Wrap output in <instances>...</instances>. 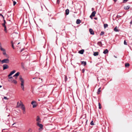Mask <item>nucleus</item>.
I'll return each mask as SVG.
<instances>
[{
	"label": "nucleus",
	"mask_w": 132,
	"mask_h": 132,
	"mask_svg": "<svg viewBox=\"0 0 132 132\" xmlns=\"http://www.w3.org/2000/svg\"><path fill=\"white\" fill-rule=\"evenodd\" d=\"M35 77H34V78H33V79H35Z\"/></svg>",
	"instance_id": "obj_54"
},
{
	"label": "nucleus",
	"mask_w": 132,
	"mask_h": 132,
	"mask_svg": "<svg viewBox=\"0 0 132 132\" xmlns=\"http://www.w3.org/2000/svg\"><path fill=\"white\" fill-rule=\"evenodd\" d=\"M31 103L33 105V108H35L36 106L37 105V103H36V102L34 101H32Z\"/></svg>",
	"instance_id": "obj_3"
},
{
	"label": "nucleus",
	"mask_w": 132,
	"mask_h": 132,
	"mask_svg": "<svg viewBox=\"0 0 132 132\" xmlns=\"http://www.w3.org/2000/svg\"><path fill=\"white\" fill-rule=\"evenodd\" d=\"M9 62V60L8 59H3L1 61V62L2 64L4 63H8Z\"/></svg>",
	"instance_id": "obj_2"
},
{
	"label": "nucleus",
	"mask_w": 132,
	"mask_h": 132,
	"mask_svg": "<svg viewBox=\"0 0 132 132\" xmlns=\"http://www.w3.org/2000/svg\"><path fill=\"white\" fill-rule=\"evenodd\" d=\"M20 44V43H18V44Z\"/></svg>",
	"instance_id": "obj_55"
},
{
	"label": "nucleus",
	"mask_w": 132,
	"mask_h": 132,
	"mask_svg": "<svg viewBox=\"0 0 132 132\" xmlns=\"http://www.w3.org/2000/svg\"><path fill=\"white\" fill-rule=\"evenodd\" d=\"M104 34V32L103 31H102L101 33L100 34L101 35H103Z\"/></svg>",
	"instance_id": "obj_33"
},
{
	"label": "nucleus",
	"mask_w": 132,
	"mask_h": 132,
	"mask_svg": "<svg viewBox=\"0 0 132 132\" xmlns=\"http://www.w3.org/2000/svg\"><path fill=\"white\" fill-rule=\"evenodd\" d=\"M114 57H115V58H116L117 57H116V56H114Z\"/></svg>",
	"instance_id": "obj_51"
},
{
	"label": "nucleus",
	"mask_w": 132,
	"mask_h": 132,
	"mask_svg": "<svg viewBox=\"0 0 132 132\" xmlns=\"http://www.w3.org/2000/svg\"><path fill=\"white\" fill-rule=\"evenodd\" d=\"M67 80V78L66 76H65V81H66Z\"/></svg>",
	"instance_id": "obj_35"
},
{
	"label": "nucleus",
	"mask_w": 132,
	"mask_h": 132,
	"mask_svg": "<svg viewBox=\"0 0 132 132\" xmlns=\"http://www.w3.org/2000/svg\"><path fill=\"white\" fill-rule=\"evenodd\" d=\"M13 35L14 36V38H13V39L15 38V36L17 38H19V35L17 33H14L13 34Z\"/></svg>",
	"instance_id": "obj_6"
},
{
	"label": "nucleus",
	"mask_w": 132,
	"mask_h": 132,
	"mask_svg": "<svg viewBox=\"0 0 132 132\" xmlns=\"http://www.w3.org/2000/svg\"><path fill=\"white\" fill-rule=\"evenodd\" d=\"M108 52V51L107 49H106L105 51L103 52V53L104 54H105Z\"/></svg>",
	"instance_id": "obj_12"
},
{
	"label": "nucleus",
	"mask_w": 132,
	"mask_h": 132,
	"mask_svg": "<svg viewBox=\"0 0 132 132\" xmlns=\"http://www.w3.org/2000/svg\"><path fill=\"white\" fill-rule=\"evenodd\" d=\"M130 23L131 24H132V20L130 22Z\"/></svg>",
	"instance_id": "obj_45"
},
{
	"label": "nucleus",
	"mask_w": 132,
	"mask_h": 132,
	"mask_svg": "<svg viewBox=\"0 0 132 132\" xmlns=\"http://www.w3.org/2000/svg\"><path fill=\"white\" fill-rule=\"evenodd\" d=\"M2 47V44L1 43H0V48Z\"/></svg>",
	"instance_id": "obj_41"
},
{
	"label": "nucleus",
	"mask_w": 132,
	"mask_h": 132,
	"mask_svg": "<svg viewBox=\"0 0 132 132\" xmlns=\"http://www.w3.org/2000/svg\"><path fill=\"white\" fill-rule=\"evenodd\" d=\"M13 79H11V80H9V82H12L13 81Z\"/></svg>",
	"instance_id": "obj_39"
},
{
	"label": "nucleus",
	"mask_w": 132,
	"mask_h": 132,
	"mask_svg": "<svg viewBox=\"0 0 132 132\" xmlns=\"http://www.w3.org/2000/svg\"><path fill=\"white\" fill-rule=\"evenodd\" d=\"M11 43L12 44V47L13 48V49H15V48L14 46V45H13V41H12L11 42Z\"/></svg>",
	"instance_id": "obj_25"
},
{
	"label": "nucleus",
	"mask_w": 132,
	"mask_h": 132,
	"mask_svg": "<svg viewBox=\"0 0 132 132\" xmlns=\"http://www.w3.org/2000/svg\"><path fill=\"white\" fill-rule=\"evenodd\" d=\"M9 116V115L8 116Z\"/></svg>",
	"instance_id": "obj_58"
},
{
	"label": "nucleus",
	"mask_w": 132,
	"mask_h": 132,
	"mask_svg": "<svg viewBox=\"0 0 132 132\" xmlns=\"http://www.w3.org/2000/svg\"><path fill=\"white\" fill-rule=\"evenodd\" d=\"M124 44L125 45H127V43L126 42V41L125 40L124 41Z\"/></svg>",
	"instance_id": "obj_37"
},
{
	"label": "nucleus",
	"mask_w": 132,
	"mask_h": 132,
	"mask_svg": "<svg viewBox=\"0 0 132 132\" xmlns=\"http://www.w3.org/2000/svg\"><path fill=\"white\" fill-rule=\"evenodd\" d=\"M81 22V21L79 19H77V20L76 21V23L77 24H79Z\"/></svg>",
	"instance_id": "obj_16"
},
{
	"label": "nucleus",
	"mask_w": 132,
	"mask_h": 132,
	"mask_svg": "<svg viewBox=\"0 0 132 132\" xmlns=\"http://www.w3.org/2000/svg\"><path fill=\"white\" fill-rule=\"evenodd\" d=\"M40 118L39 117V116H37V119H36V121L37 122L39 123V122H40Z\"/></svg>",
	"instance_id": "obj_10"
},
{
	"label": "nucleus",
	"mask_w": 132,
	"mask_h": 132,
	"mask_svg": "<svg viewBox=\"0 0 132 132\" xmlns=\"http://www.w3.org/2000/svg\"><path fill=\"white\" fill-rule=\"evenodd\" d=\"M12 82H13L15 84H16L17 83V81L15 80H13V81Z\"/></svg>",
	"instance_id": "obj_23"
},
{
	"label": "nucleus",
	"mask_w": 132,
	"mask_h": 132,
	"mask_svg": "<svg viewBox=\"0 0 132 132\" xmlns=\"http://www.w3.org/2000/svg\"><path fill=\"white\" fill-rule=\"evenodd\" d=\"M95 19H96V18H95Z\"/></svg>",
	"instance_id": "obj_57"
},
{
	"label": "nucleus",
	"mask_w": 132,
	"mask_h": 132,
	"mask_svg": "<svg viewBox=\"0 0 132 132\" xmlns=\"http://www.w3.org/2000/svg\"><path fill=\"white\" fill-rule=\"evenodd\" d=\"M85 70L84 69H83L82 70V72L84 73L85 72Z\"/></svg>",
	"instance_id": "obj_40"
},
{
	"label": "nucleus",
	"mask_w": 132,
	"mask_h": 132,
	"mask_svg": "<svg viewBox=\"0 0 132 132\" xmlns=\"http://www.w3.org/2000/svg\"><path fill=\"white\" fill-rule=\"evenodd\" d=\"M32 131V130L31 129L29 128L28 129V131L29 132H31Z\"/></svg>",
	"instance_id": "obj_31"
},
{
	"label": "nucleus",
	"mask_w": 132,
	"mask_h": 132,
	"mask_svg": "<svg viewBox=\"0 0 132 132\" xmlns=\"http://www.w3.org/2000/svg\"><path fill=\"white\" fill-rule=\"evenodd\" d=\"M129 65V64L128 63H126L125 64V66L126 67H128Z\"/></svg>",
	"instance_id": "obj_28"
},
{
	"label": "nucleus",
	"mask_w": 132,
	"mask_h": 132,
	"mask_svg": "<svg viewBox=\"0 0 132 132\" xmlns=\"http://www.w3.org/2000/svg\"><path fill=\"white\" fill-rule=\"evenodd\" d=\"M21 108L22 110L25 109V107H24V105L21 106Z\"/></svg>",
	"instance_id": "obj_24"
},
{
	"label": "nucleus",
	"mask_w": 132,
	"mask_h": 132,
	"mask_svg": "<svg viewBox=\"0 0 132 132\" xmlns=\"http://www.w3.org/2000/svg\"><path fill=\"white\" fill-rule=\"evenodd\" d=\"M89 31L92 35H93L94 34V32L93 30L92 29H89Z\"/></svg>",
	"instance_id": "obj_8"
},
{
	"label": "nucleus",
	"mask_w": 132,
	"mask_h": 132,
	"mask_svg": "<svg viewBox=\"0 0 132 132\" xmlns=\"http://www.w3.org/2000/svg\"><path fill=\"white\" fill-rule=\"evenodd\" d=\"M12 77H10L9 78V79H11V78H12Z\"/></svg>",
	"instance_id": "obj_48"
},
{
	"label": "nucleus",
	"mask_w": 132,
	"mask_h": 132,
	"mask_svg": "<svg viewBox=\"0 0 132 132\" xmlns=\"http://www.w3.org/2000/svg\"><path fill=\"white\" fill-rule=\"evenodd\" d=\"M113 0L115 2H116L117 1V0Z\"/></svg>",
	"instance_id": "obj_47"
},
{
	"label": "nucleus",
	"mask_w": 132,
	"mask_h": 132,
	"mask_svg": "<svg viewBox=\"0 0 132 132\" xmlns=\"http://www.w3.org/2000/svg\"><path fill=\"white\" fill-rule=\"evenodd\" d=\"M37 125L41 128H42L43 125L42 124H40L38 122H37Z\"/></svg>",
	"instance_id": "obj_11"
},
{
	"label": "nucleus",
	"mask_w": 132,
	"mask_h": 132,
	"mask_svg": "<svg viewBox=\"0 0 132 132\" xmlns=\"http://www.w3.org/2000/svg\"><path fill=\"white\" fill-rule=\"evenodd\" d=\"M84 52V50H80L79 51V53L81 54H82Z\"/></svg>",
	"instance_id": "obj_13"
},
{
	"label": "nucleus",
	"mask_w": 132,
	"mask_h": 132,
	"mask_svg": "<svg viewBox=\"0 0 132 132\" xmlns=\"http://www.w3.org/2000/svg\"><path fill=\"white\" fill-rule=\"evenodd\" d=\"M0 50L2 51H5V50L2 47H1L0 48Z\"/></svg>",
	"instance_id": "obj_29"
},
{
	"label": "nucleus",
	"mask_w": 132,
	"mask_h": 132,
	"mask_svg": "<svg viewBox=\"0 0 132 132\" xmlns=\"http://www.w3.org/2000/svg\"><path fill=\"white\" fill-rule=\"evenodd\" d=\"M101 89V88H100L98 89V92H97V93L98 94H99L101 92L100 89Z\"/></svg>",
	"instance_id": "obj_26"
},
{
	"label": "nucleus",
	"mask_w": 132,
	"mask_h": 132,
	"mask_svg": "<svg viewBox=\"0 0 132 132\" xmlns=\"http://www.w3.org/2000/svg\"><path fill=\"white\" fill-rule=\"evenodd\" d=\"M3 55H6V57H9V56H8L6 54V53L5 51H3Z\"/></svg>",
	"instance_id": "obj_22"
},
{
	"label": "nucleus",
	"mask_w": 132,
	"mask_h": 132,
	"mask_svg": "<svg viewBox=\"0 0 132 132\" xmlns=\"http://www.w3.org/2000/svg\"><path fill=\"white\" fill-rule=\"evenodd\" d=\"M130 8V7L129 5L126 6H124V9L125 10H127L129 9Z\"/></svg>",
	"instance_id": "obj_9"
},
{
	"label": "nucleus",
	"mask_w": 132,
	"mask_h": 132,
	"mask_svg": "<svg viewBox=\"0 0 132 132\" xmlns=\"http://www.w3.org/2000/svg\"><path fill=\"white\" fill-rule=\"evenodd\" d=\"M23 105V104L22 102H21V101H20V103H19V105H18V106H17V107H19L20 106H21Z\"/></svg>",
	"instance_id": "obj_14"
},
{
	"label": "nucleus",
	"mask_w": 132,
	"mask_h": 132,
	"mask_svg": "<svg viewBox=\"0 0 132 132\" xmlns=\"http://www.w3.org/2000/svg\"><path fill=\"white\" fill-rule=\"evenodd\" d=\"M59 0H57V3L59 4Z\"/></svg>",
	"instance_id": "obj_42"
},
{
	"label": "nucleus",
	"mask_w": 132,
	"mask_h": 132,
	"mask_svg": "<svg viewBox=\"0 0 132 132\" xmlns=\"http://www.w3.org/2000/svg\"><path fill=\"white\" fill-rule=\"evenodd\" d=\"M81 64H84V66H85L86 64V63L85 61H81Z\"/></svg>",
	"instance_id": "obj_21"
},
{
	"label": "nucleus",
	"mask_w": 132,
	"mask_h": 132,
	"mask_svg": "<svg viewBox=\"0 0 132 132\" xmlns=\"http://www.w3.org/2000/svg\"><path fill=\"white\" fill-rule=\"evenodd\" d=\"M16 71L15 70H13V71H12L11 72L10 74L8 75V76L10 77Z\"/></svg>",
	"instance_id": "obj_5"
},
{
	"label": "nucleus",
	"mask_w": 132,
	"mask_h": 132,
	"mask_svg": "<svg viewBox=\"0 0 132 132\" xmlns=\"http://www.w3.org/2000/svg\"><path fill=\"white\" fill-rule=\"evenodd\" d=\"M2 87V86H1V85H0V88H1V87Z\"/></svg>",
	"instance_id": "obj_52"
},
{
	"label": "nucleus",
	"mask_w": 132,
	"mask_h": 132,
	"mask_svg": "<svg viewBox=\"0 0 132 132\" xmlns=\"http://www.w3.org/2000/svg\"><path fill=\"white\" fill-rule=\"evenodd\" d=\"M16 4V2L14 1H13V5L14 6Z\"/></svg>",
	"instance_id": "obj_34"
},
{
	"label": "nucleus",
	"mask_w": 132,
	"mask_h": 132,
	"mask_svg": "<svg viewBox=\"0 0 132 132\" xmlns=\"http://www.w3.org/2000/svg\"><path fill=\"white\" fill-rule=\"evenodd\" d=\"M3 69L4 70L7 69L9 68L8 65L6 64H4L3 65Z\"/></svg>",
	"instance_id": "obj_4"
},
{
	"label": "nucleus",
	"mask_w": 132,
	"mask_h": 132,
	"mask_svg": "<svg viewBox=\"0 0 132 132\" xmlns=\"http://www.w3.org/2000/svg\"><path fill=\"white\" fill-rule=\"evenodd\" d=\"M0 16H2V17L4 18L3 16V15H2V14H0Z\"/></svg>",
	"instance_id": "obj_43"
},
{
	"label": "nucleus",
	"mask_w": 132,
	"mask_h": 132,
	"mask_svg": "<svg viewBox=\"0 0 132 132\" xmlns=\"http://www.w3.org/2000/svg\"><path fill=\"white\" fill-rule=\"evenodd\" d=\"M94 10V8H92V11H93V10Z\"/></svg>",
	"instance_id": "obj_46"
},
{
	"label": "nucleus",
	"mask_w": 132,
	"mask_h": 132,
	"mask_svg": "<svg viewBox=\"0 0 132 132\" xmlns=\"http://www.w3.org/2000/svg\"><path fill=\"white\" fill-rule=\"evenodd\" d=\"M23 114H24L26 113V111H25V109L23 110Z\"/></svg>",
	"instance_id": "obj_36"
},
{
	"label": "nucleus",
	"mask_w": 132,
	"mask_h": 132,
	"mask_svg": "<svg viewBox=\"0 0 132 132\" xmlns=\"http://www.w3.org/2000/svg\"><path fill=\"white\" fill-rule=\"evenodd\" d=\"M90 125H94L93 123V121H92L90 123Z\"/></svg>",
	"instance_id": "obj_32"
},
{
	"label": "nucleus",
	"mask_w": 132,
	"mask_h": 132,
	"mask_svg": "<svg viewBox=\"0 0 132 132\" xmlns=\"http://www.w3.org/2000/svg\"><path fill=\"white\" fill-rule=\"evenodd\" d=\"M1 61V60H0V62Z\"/></svg>",
	"instance_id": "obj_59"
},
{
	"label": "nucleus",
	"mask_w": 132,
	"mask_h": 132,
	"mask_svg": "<svg viewBox=\"0 0 132 132\" xmlns=\"http://www.w3.org/2000/svg\"><path fill=\"white\" fill-rule=\"evenodd\" d=\"M99 108V109H101V106L100 103H98Z\"/></svg>",
	"instance_id": "obj_30"
},
{
	"label": "nucleus",
	"mask_w": 132,
	"mask_h": 132,
	"mask_svg": "<svg viewBox=\"0 0 132 132\" xmlns=\"http://www.w3.org/2000/svg\"><path fill=\"white\" fill-rule=\"evenodd\" d=\"M20 73L19 72H18L16 73H15L14 76L13 77H17L19 75Z\"/></svg>",
	"instance_id": "obj_15"
},
{
	"label": "nucleus",
	"mask_w": 132,
	"mask_h": 132,
	"mask_svg": "<svg viewBox=\"0 0 132 132\" xmlns=\"http://www.w3.org/2000/svg\"><path fill=\"white\" fill-rule=\"evenodd\" d=\"M4 24H5V23H6V22H5V20H4Z\"/></svg>",
	"instance_id": "obj_49"
},
{
	"label": "nucleus",
	"mask_w": 132,
	"mask_h": 132,
	"mask_svg": "<svg viewBox=\"0 0 132 132\" xmlns=\"http://www.w3.org/2000/svg\"><path fill=\"white\" fill-rule=\"evenodd\" d=\"M12 1H13V0H12Z\"/></svg>",
	"instance_id": "obj_60"
},
{
	"label": "nucleus",
	"mask_w": 132,
	"mask_h": 132,
	"mask_svg": "<svg viewBox=\"0 0 132 132\" xmlns=\"http://www.w3.org/2000/svg\"><path fill=\"white\" fill-rule=\"evenodd\" d=\"M114 30L116 32L119 31V30L118 29V27H116L114 29Z\"/></svg>",
	"instance_id": "obj_18"
},
{
	"label": "nucleus",
	"mask_w": 132,
	"mask_h": 132,
	"mask_svg": "<svg viewBox=\"0 0 132 132\" xmlns=\"http://www.w3.org/2000/svg\"><path fill=\"white\" fill-rule=\"evenodd\" d=\"M4 99L6 100H8V98H7L6 97H4Z\"/></svg>",
	"instance_id": "obj_38"
},
{
	"label": "nucleus",
	"mask_w": 132,
	"mask_h": 132,
	"mask_svg": "<svg viewBox=\"0 0 132 132\" xmlns=\"http://www.w3.org/2000/svg\"><path fill=\"white\" fill-rule=\"evenodd\" d=\"M15 123H14L13 124H12V126Z\"/></svg>",
	"instance_id": "obj_53"
},
{
	"label": "nucleus",
	"mask_w": 132,
	"mask_h": 132,
	"mask_svg": "<svg viewBox=\"0 0 132 132\" xmlns=\"http://www.w3.org/2000/svg\"><path fill=\"white\" fill-rule=\"evenodd\" d=\"M23 50H21V52L23 51Z\"/></svg>",
	"instance_id": "obj_56"
},
{
	"label": "nucleus",
	"mask_w": 132,
	"mask_h": 132,
	"mask_svg": "<svg viewBox=\"0 0 132 132\" xmlns=\"http://www.w3.org/2000/svg\"><path fill=\"white\" fill-rule=\"evenodd\" d=\"M96 13V12L95 11H94L92 13L91 15H90V17H91V16H93L94 17L95 16V14Z\"/></svg>",
	"instance_id": "obj_7"
},
{
	"label": "nucleus",
	"mask_w": 132,
	"mask_h": 132,
	"mask_svg": "<svg viewBox=\"0 0 132 132\" xmlns=\"http://www.w3.org/2000/svg\"><path fill=\"white\" fill-rule=\"evenodd\" d=\"M3 26L4 27V31L6 32H7V31L6 30V27L5 26V24H2Z\"/></svg>",
	"instance_id": "obj_19"
},
{
	"label": "nucleus",
	"mask_w": 132,
	"mask_h": 132,
	"mask_svg": "<svg viewBox=\"0 0 132 132\" xmlns=\"http://www.w3.org/2000/svg\"><path fill=\"white\" fill-rule=\"evenodd\" d=\"M19 79L21 81V87L22 89L23 90H24V80L22 78L21 76H20L19 77Z\"/></svg>",
	"instance_id": "obj_1"
},
{
	"label": "nucleus",
	"mask_w": 132,
	"mask_h": 132,
	"mask_svg": "<svg viewBox=\"0 0 132 132\" xmlns=\"http://www.w3.org/2000/svg\"><path fill=\"white\" fill-rule=\"evenodd\" d=\"M17 106H18V105H19V102H17Z\"/></svg>",
	"instance_id": "obj_44"
},
{
	"label": "nucleus",
	"mask_w": 132,
	"mask_h": 132,
	"mask_svg": "<svg viewBox=\"0 0 132 132\" xmlns=\"http://www.w3.org/2000/svg\"><path fill=\"white\" fill-rule=\"evenodd\" d=\"M98 52H95L94 53L93 55L94 56H96L98 55Z\"/></svg>",
	"instance_id": "obj_20"
},
{
	"label": "nucleus",
	"mask_w": 132,
	"mask_h": 132,
	"mask_svg": "<svg viewBox=\"0 0 132 132\" xmlns=\"http://www.w3.org/2000/svg\"><path fill=\"white\" fill-rule=\"evenodd\" d=\"M104 27L105 28L107 27L108 26V25L106 24H104Z\"/></svg>",
	"instance_id": "obj_27"
},
{
	"label": "nucleus",
	"mask_w": 132,
	"mask_h": 132,
	"mask_svg": "<svg viewBox=\"0 0 132 132\" xmlns=\"http://www.w3.org/2000/svg\"><path fill=\"white\" fill-rule=\"evenodd\" d=\"M65 13L66 14V15H68L69 13V10L68 9H67L65 10Z\"/></svg>",
	"instance_id": "obj_17"
},
{
	"label": "nucleus",
	"mask_w": 132,
	"mask_h": 132,
	"mask_svg": "<svg viewBox=\"0 0 132 132\" xmlns=\"http://www.w3.org/2000/svg\"><path fill=\"white\" fill-rule=\"evenodd\" d=\"M92 17L93 16H91V17H90V18H91L92 19H93Z\"/></svg>",
	"instance_id": "obj_50"
}]
</instances>
